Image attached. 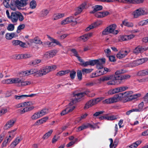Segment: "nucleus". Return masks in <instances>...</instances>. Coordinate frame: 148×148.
Returning <instances> with one entry per match:
<instances>
[{
    "mask_svg": "<svg viewBox=\"0 0 148 148\" xmlns=\"http://www.w3.org/2000/svg\"><path fill=\"white\" fill-rule=\"evenodd\" d=\"M86 94L85 92L77 93L76 92L73 93V96L71 102L70 103L72 105L79 101Z\"/></svg>",
    "mask_w": 148,
    "mask_h": 148,
    "instance_id": "f257e3e1",
    "label": "nucleus"
},
{
    "mask_svg": "<svg viewBox=\"0 0 148 148\" xmlns=\"http://www.w3.org/2000/svg\"><path fill=\"white\" fill-rule=\"evenodd\" d=\"M148 14V9L144 8H140L134 11L132 13L134 18H137L139 16Z\"/></svg>",
    "mask_w": 148,
    "mask_h": 148,
    "instance_id": "f03ea898",
    "label": "nucleus"
},
{
    "mask_svg": "<svg viewBox=\"0 0 148 148\" xmlns=\"http://www.w3.org/2000/svg\"><path fill=\"white\" fill-rule=\"evenodd\" d=\"M79 60L81 63V65L82 66L84 67H86L88 65L93 66L96 64V63L101 62V61H102V62H104V59L102 60H91L86 62H84L81 58H79Z\"/></svg>",
    "mask_w": 148,
    "mask_h": 148,
    "instance_id": "7ed1b4c3",
    "label": "nucleus"
},
{
    "mask_svg": "<svg viewBox=\"0 0 148 148\" xmlns=\"http://www.w3.org/2000/svg\"><path fill=\"white\" fill-rule=\"evenodd\" d=\"M104 99V98L103 97H101L90 100L85 104L84 108L85 109L88 108L90 107L97 104Z\"/></svg>",
    "mask_w": 148,
    "mask_h": 148,
    "instance_id": "20e7f679",
    "label": "nucleus"
},
{
    "mask_svg": "<svg viewBox=\"0 0 148 148\" xmlns=\"http://www.w3.org/2000/svg\"><path fill=\"white\" fill-rule=\"evenodd\" d=\"M116 27V25L115 24H113L109 26L103 32V34L106 35L109 33H112L114 34H117L119 33V31L115 30Z\"/></svg>",
    "mask_w": 148,
    "mask_h": 148,
    "instance_id": "39448f33",
    "label": "nucleus"
},
{
    "mask_svg": "<svg viewBox=\"0 0 148 148\" xmlns=\"http://www.w3.org/2000/svg\"><path fill=\"white\" fill-rule=\"evenodd\" d=\"M48 112V110L45 108L34 113L31 116L32 120H36L45 115Z\"/></svg>",
    "mask_w": 148,
    "mask_h": 148,
    "instance_id": "423d86ee",
    "label": "nucleus"
},
{
    "mask_svg": "<svg viewBox=\"0 0 148 148\" xmlns=\"http://www.w3.org/2000/svg\"><path fill=\"white\" fill-rule=\"evenodd\" d=\"M132 92L131 91H127L124 93L117 94L119 101L122 99H126L130 97H131Z\"/></svg>",
    "mask_w": 148,
    "mask_h": 148,
    "instance_id": "0eeeda50",
    "label": "nucleus"
},
{
    "mask_svg": "<svg viewBox=\"0 0 148 148\" xmlns=\"http://www.w3.org/2000/svg\"><path fill=\"white\" fill-rule=\"evenodd\" d=\"M103 59L104 60V62H102V61H101V62L98 63H96V64H97V68L99 69V70L97 71L98 74L99 75V76L103 75L104 73V71H103V64L105 63L106 62V59L104 58L98 59V60H102Z\"/></svg>",
    "mask_w": 148,
    "mask_h": 148,
    "instance_id": "6e6552de",
    "label": "nucleus"
},
{
    "mask_svg": "<svg viewBox=\"0 0 148 148\" xmlns=\"http://www.w3.org/2000/svg\"><path fill=\"white\" fill-rule=\"evenodd\" d=\"M119 101L117 94L114 95L113 97H110L103 101V104H111L116 102Z\"/></svg>",
    "mask_w": 148,
    "mask_h": 148,
    "instance_id": "1a4fd4ad",
    "label": "nucleus"
},
{
    "mask_svg": "<svg viewBox=\"0 0 148 148\" xmlns=\"http://www.w3.org/2000/svg\"><path fill=\"white\" fill-rule=\"evenodd\" d=\"M75 107L74 105H72L69 103L67 108L61 113V116L64 115L69 112H72L75 108Z\"/></svg>",
    "mask_w": 148,
    "mask_h": 148,
    "instance_id": "9d476101",
    "label": "nucleus"
},
{
    "mask_svg": "<svg viewBox=\"0 0 148 148\" xmlns=\"http://www.w3.org/2000/svg\"><path fill=\"white\" fill-rule=\"evenodd\" d=\"M71 22L77 23L75 19L72 16H69L63 20L61 22V24L62 25H66Z\"/></svg>",
    "mask_w": 148,
    "mask_h": 148,
    "instance_id": "9b49d317",
    "label": "nucleus"
},
{
    "mask_svg": "<svg viewBox=\"0 0 148 148\" xmlns=\"http://www.w3.org/2000/svg\"><path fill=\"white\" fill-rule=\"evenodd\" d=\"M92 33H88L77 38V40L78 41H86L92 37Z\"/></svg>",
    "mask_w": 148,
    "mask_h": 148,
    "instance_id": "f8f14e48",
    "label": "nucleus"
},
{
    "mask_svg": "<svg viewBox=\"0 0 148 148\" xmlns=\"http://www.w3.org/2000/svg\"><path fill=\"white\" fill-rule=\"evenodd\" d=\"M86 2H84L81 4L76 10V12L75 13V15L76 16L82 12L83 10L84 9L86 5Z\"/></svg>",
    "mask_w": 148,
    "mask_h": 148,
    "instance_id": "ddd939ff",
    "label": "nucleus"
},
{
    "mask_svg": "<svg viewBox=\"0 0 148 148\" xmlns=\"http://www.w3.org/2000/svg\"><path fill=\"white\" fill-rule=\"evenodd\" d=\"M18 12H12L11 14L10 17L9 19L12 23H16L18 21Z\"/></svg>",
    "mask_w": 148,
    "mask_h": 148,
    "instance_id": "4468645a",
    "label": "nucleus"
},
{
    "mask_svg": "<svg viewBox=\"0 0 148 148\" xmlns=\"http://www.w3.org/2000/svg\"><path fill=\"white\" fill-rule=\"evenodd\" d=\"M147 48H145L141 46H138L134 49L133 52L134 53L138 54L147 50Z\"/></svg>",
    "mask_w": 148,
    "mask_h": 148,
    "instance_id": "2eb2a0df",
    "label": "nucleus"
},
{
    "mask_svg": "<svg viewBox=\"0 0 148 148\" xmlns=\"http://www.w3.org/2000/svg\"><path fill=\"white\" fill-rule=\"evenodd\" d=\"M15 122L16 120L14 119H12L8 121L4 125V129L8 130L12 127Z\"/></svg>",
    "mask_w": 148,
    "mask_h": 148,
    "instance_id": "dca6fc26",
    "label": "nucleus"
},
{
    "mask_svg": "<svg viewBox=\"0 0 148 148\" xmlns=\"http://www.w3.org/2000/svg\"><path fill=\"white\" fill-rule=\"evenodd\" d=\"M102 23V22L101 21H98L93 23L92 24L86 28L85 31H88L91 29L95 28L100 25Z\"/></svg>",
    "mask_w": 148,
    "mask_h": 148,
    "instance_id": "f3484780",
    "label": "nucleus"
},
{
    "mask_svg": "<svg viewBox=\"0 0 148 148\" xmlns=\"http://www.w3.org/2000/svg\"><path fill=\"white\" fill-rule=\"evenodd\" d=\"M129 53V51L123 50L120 51L116 55V57L119 59H121L125 57Z\"/></svg>",
    "mask_w": 148,
    "mask_h": 148,
    "instance_id": "a211bd4d",
    "label": "nucleus"
},
{
    "mask_svg": "<svg viewBox=\"0 0 148 148\" xmlns=\"http://www.w3.org/2000/svg\"><path fill=\"white\" fill-rule=\"evenodd\" d=\"M88 127L94 128V126L90 123L84 124L77 128V132H79Z\"/></svg>",
    "mask_w": 148,
    "mask_h": 148,
    "instance_id": "6ab92c4d",
    "label": "nucleus"
},
{
    "mask_svg": "<svg viewBox=\"0 0 148 148\" xmlns=\"http://www.w3.org/2000/svg\"><path fill=\"white\" fill-rule=\"evenodd\" d=\"M38 77H41L48 73L46 66L40 70H38Z\"/></svg>",
    "mask_w": 148,
    "mask_h": 148,
    "instance_id": "aec40b11",
    "label": "nucleus"
},
{
    "mask_svg": "<svg viewBox=\"0 0 148 148\" xmlns=\"http://www.w3.org/2000/svg\"><path fill=\"white\" fill-rule=\"evenodd\" d=\"M95 13V15L97 18H103L108 15L109 13L108 11L97 12Z\"/></svg>",
    "mask_w": 148,
    "mask_h": 148,
    "instance_id": "412c9836",
    "label": "nucleus"
},
{
    "mask_svg": "<svg viewBox=\"0 0 148 148\" xmlns=\"http://www.w3.org/2000/svg\"><path fill=\"white\" fill-rule=\"evenodd\" d=\"M27 0H21L20 1L17 0L16 1V4L17 5L18 8L20 9L19 6L24 7L25 6L27 3Z\"/></svg>",
    "mask_w": 148,
    "mask_h": 148,
    "instance_id": "4be33fe9",
    "label": "nucleus"
},
{
    "mask_svg": "<svg viewBox=\"0 0 148 148\" xmlns=\"http://www.w3.org/2000/svg\"><path fill=\"white\" fill-rule=\"evenodd\" d=\"M114 77L116 78H114V79H110V80L108 81L107 83V84L108 85H115L116 84L117 80H119L121 79V77L119 76H116L115 75L114 76Z\"/></svg>",
    "mask_w": 148,
    "mask_h": 148,
    "instance_id": "5701e85b",
    "label": "nucleus"
},
{
    "mask_svg": "<svg viewBox=\"0 0 148 148\" xmlns=\"http://www.w3.org/2000/svg\"><path fill=\"white\" fill-rule=\"evenodd\" d=\"M123 25L128 27H132L134 26L132 22L128 21L127 19H125L122 21L121 26L123 27Z\"/></svg>",
    "mask_w": 148,
    "mask_h": 148,
    "instance_id": "b1692460",
    "label": "nucleus"
},
{
    "mask_svg": "<svg viewBox=\"0 0 148 148\" xmlns=\"http://www.w3.org/2000/svg\"><path fill=\"white\" fill-rule=\"evenodd\" d=\"M21 140V138L18 137L11 143L10 145L11 148L15 147Z\"/></svg>",
    "mask_w": 148,
    "mask_h": 148,
    "instance_id": "393cba45",
    "label": "nucleus"
},
{
    "mask_svg": "<svg viewBox=\"0 0 148 148\" xmlns=\"http://www.w3.org/2000/svg\"><path fill=\"white\" fill-rule=\"evenodd\" d=\"M93 10L90 12L91 13H95L97 11L102 10L103 9V7L101 5H95L93 7Z\"/></svg>",
    "mask_w": 148,
    "mask_h": 148,
    "instance_id": "a878e982",
    "label": "nucleus"
},
{
    "mask_svg": "<svg viewBox=\"0 0 148 148\" xmlns=\"http://www.w3.org/2000/svg\"><path fill=\"white\" fill-rule=\"evenodd\" d=\"M148 59L147 58H141L134 61V63L136 65H138L144 63Z\"/></svg>",
    "mask_w": 148,
    "mask_h": 148,
    "instance_id": "bb28decb",
    "label": "nucleus"
},
{
    "mask_svg": "<svg viewBox=\"0 0 148 148\" xmlns=\"http://www.w3.org/2000/svg\"><path fill=\"white\" fill-rule=\"evenodd\" d=\"M114 78H116L114 77L113 75H108L103 77L102 78H100V81L104 82L110 80L111 79H114Z\"/></svg>",
    "mask_w": 148,
    "mask_h": 148,
    "instance_id": "cd10ccee",
    "label": "nucleus"
},
{
    "mask_svg": "<svg viewBox=\"0 0 148 148\" xmlns=\"http://www.w3.org/2000/svg\"><path fill=\"white\" fill-rule=\"evenodd\" d=\"M32 83V82L30 80H27L24 81L21 80V83L19 84V86H25L30 85Z\"/></svg>",
    "mask_w": 148,
    "mask_h": 148,
    "instance_id": "c85d7f7f",
    "label": "nucleus"
},
{
    "mask_svg": "<svg viewBox=\"0 0 148 148\" xmlns=\"http://www.w3.org/2000/svg\"><path fill=\"white\" fill-rule=\"evenodd\" d=\"M41 44L43 47H51L54 45L53 42L48 41L42 42Z\"/></svg>",
    "mask_w": 148,
    "mask_h": 148,
    "instance_id": "c756f323",
    "label": "nucleus"
},
{
    "mask_svg": "<svg viewBox=\"0 0 148 148\" xmlns=\"http://www.w3.org/2000/svg\"><path fill=\"white\" fill-rule=\"evenodd\" d=\"M137 75L139 76H145L148 75V69L139 71L137 73Z\"/></svg>",
    "mask_w": 148,
    "mask_h": 148,
    "instance_id": "7c9ffc66",
    "label": "nucleus"
},
{
    "mask_svg": "<svg viewBox=\"0 0 148 148\" xmlns=\"http://www.w3.org/2000/svg\"><path fill=\"white\" fill-rule=\"evenodd\" d=\"M48 119V117L46 116L37 121L36 123H37V125L41 124L46 122Z\"/></svg>",
    "mask_w": 148,
    "mask_h": 148,
    "instance_id": "2f4dec72",
    "label": "nucleus"
},
{
    "mask_svg": "<svg viewBox=\"0 0 148 148\" xmlns=\"http://www.w3.org/2000/svg\"><path fill=\"white\" fill-rule=\"evenodd\" d=\"M64 14L63 13H58L55 14L53 15V19L54 20H57L64 17Z\"/></svg>",
    "mask_w": 148,
    "mask_h": 148,
    "instance_id": "473e14b6",
    "label": "nucleus"
},
{
    "mask_svg": "<svg viewBox=\"0 0 148 148\" xmlns=\"http://www.w3.org/2000/svg\"><path fill=\"white\" fill-rule=\"evenodd\" d=\"M49 11L48 10L46 9L43 10L40 12V16L41 17H42L46 16L49 13Z\"/></svg>",
    "mask_w": 148,
    "mask_h": 148,
    "instance_id": "72a5a7b5",
    "label": "nucleus"
},
{
    "mask_svg": "<svg viewBox=\"0 0 148 148\" xmlns=\"http://www.w3.org/2000/svg\"><path fill=\"white\" fill-rule=\"evenodd\" d=\"M16 130V129H15L9 131L8 132V137L12 139L15 135V132Z\"/></svg>",
    "mask_w": 148,
    "mask_h": 148,
    "instance_id": "f704fd0d",
    "label": "nucleus"
},
{
    "mask_svg": "<svg viewBox=\"0 0 148 148\" xmlns=\"http://www.w3.org/2000/svg\"><path fill=\"white\" fill-rule=\"evenodd\" d=\"M46 67L48 73L55 70L57 68L56 66L55 65L47 66Z\"/></svg>",
    "mask_w": 148,
    "mask_h": 148,
    "instance_id": "c9c22d12",
    "label": "nucleus"
},
{
    "mask_svg": "<svg viewBox=\"0 0 148 148\" xmlns=\"http://www.w3.org/2000/svg\"><path fill=\"white\" fill-rule=\"evenodd\" d=\"M53 132V130H50L44 135L42 138L44 140L47 139L51 135Z\"/></svg>",
    "mask_w": 148,
    "mask_h": 148,
    "instance_id": "e433bc0d",
    "label": "nucleus"
},
{
    "mask_svg": "<svg viewBox=\"0 0 148 148\" xmlns=\"http://www.w3.org/2000/svg\"><path fill=\"white\" fill-rule=\"evenodd\" d=\"M15 36V34L14 33H7L6 34L5 37L8 40H11Z\"/></svg>",
    "mask_w": 148,
    "mask_h": 148,
    "instance_id": "4c0bfd02",
    "label": "nucleus"
},
{
    "mask_svg": "<svg viewBox=\"0 0 148 148\" xmlns=\"http://www.w3.org/2000/svg\"><path fill=\"white\" fill-rule=\"evenodd\" d=\"M69 71L68 70L62 71L58 72L56 74V75L58 76H61L64 75L68 73Z\"/></svg>",
    "mask_w": 148,
    "mask_h": 148,
    "instance_id": "58836bf2",
    "label": "nucleus"
},
{
    "mask_svg": "<svg viewBox=\"0 0 148 148\" xmlns=\"http://www.w3.org/2000/svg\"><path fill=\"white\" fill-rule=\"evenodd\" d=\"M141 143L140 140H138L130 146L131 148H136Z\"/></svg>",
    "mask_w": 148,
    "mask_h": 148,
    "instance_id": "ea45409f",
    "label": "nucleus"
},
{
    "mask_svg": "<svg viewBox=\"0 0 148 148\" xmlns=\"http://www.w3.org/2000/svg\"><path fill=\"white\" fill-rule=\"evenodd\" d=\"M14 84H17L18 86H19V84L21 83V79L20 78L16 77L13 78Z\"/></svg>",
    "mask_w": 148,
    "mask_h": 148,
    "instance_id": "a19ab883",
    "label": "nucleus"
},
{
    "mask_svg": "<svg viewBox=\"0 0 148 148\" xmlns=\"http://www.w3.org/2000/svg\"><path fill=\"white\" fill-rule=\"evenodd\" d=\"M23 107L25 108H28L29 106H32L34 104V103L31 101L23 102Z\"/></svg>",
    "mask_w": 148,
    "mask_h": 148,
    "instance_id": "79ce46f5",
    "label": "nucleus"
},
{
    "mask_svg": "<svg viewBox=\"0 0 148 148\" xmlns=\"http://www.w3.org/2000/svg\"><path fill=\"white\" fill-rule=\"evenodd\" d=\"M92 70V69H84L82 70V72L83 74H85L90 73Z\"/></svg>",
    "mask_w": 148,
    "mask_h": 148,
    "instance_id": "37998d69",
    "label": "nucleus"
},
{
    "mask_svg": "<svg viewBox=\"0 0 148 148\" xmlns=\"http://www.w3.org/2000/svg\"><path fill=\"white\" fill-rule=\"evenodd\" d=\"M30 74H33L34 76L38 77V70L36 69H31L29 70Z\"/></svg>",
    "mask_w": 148,
    "mask_h": 148,
    "instance_id": "c03bdc74",
    "label": "nucleus"
},
{
    "mask_svg": "<svg viewBox=\"0 0 148 148\" xmlns=\"http://www.w3.org/2000/svg\"><path fill=\"white\" fill-rule=\"evenodd\" d=\"M116 119V116L112 115L108 116H105V119L108 120H113Z\"/></svg>",
    "mask_w": 148,
    "mask_h": 148,
    "instance_id": "a18cd8bd",
    "label": "nucleus"
},
{
    "mask_svg": "<svg viewBox=\"0 0 148 148\" xmlns=\"http://www.w3.org/2000/svg\"><path fill=\"white\" fill-rule=\"evenodd\" d=\"M36 6V2L34 0H32L30 3V7L32 9H35Z\"/></svg>",
    "mask_w": 148,
    "mask_h": 148,
    "instance_id": "49530a36",
    "label": "nucleus"
},
{
    "mask_svg": "<svg viewBox=\"0 0 148 148\" xmlns=\"http://www.w3.org/2000/svg\"><path fill=\"white\" fill-rule=\"evenodd\" d=\"M148 25V19L143 20L138 23V25L139 26H143Z\"/></svg>",
    "mask_w": 148,
    "mask_h": 148,
    "instance_id": "de8ad7c7",
    "label": "nucleus"
},
{
    "mask_svg": "<svg viewBox=\"0 0 148 148\" xmlns=\"http://www.w3.org/2000/svg\"><path fill=\"white\" fill-rule=\"evenodd\" d=\"M25 25L24 24H22L19 25L17 27L16 32L19 33L20 32L21 30L23 29L25 27Z\"/></svg>",
    "mask_w": 148,
    "mask_h": 148,
    "instance_id": "09e8293b",
    "label": "nucleus"
},
{
    "mask_svg": "<svg viewBox=\"0 0 148 148\" xmlns=\"http://www.w3.org/2000/svg\"><path fill=\"white\" fill-rule=\"evenodd\" d=\"M48 52L49 53L51 57L52 58L56 55L58 51L57 50H53L49 51Z\"/></svg>",
    "mask_w": 148,
    "mask_h": 148,
    "instance_id": "8fccbe9b",
    "label": "nucleus"
},
{
    "mask_svg": "<svg viewBox=\"0 0 148 148\" xmlns=\"http://www.w3.org/2000/svg\"><path fill=\"white\" fill-rule=\"evenodd\" d=\"M18 19L19 21L20 22L22 21L24 19V16L21 13L19 12H18Z\"/></svg>",
    "mask_w": 148,
    "mask_h": 148,
    "instance_id": "3c124183",
    "label": "nucleus"
},
{
    "mask_svg": "<svg viewBox=\"0 0 148 148\" xmlns=\"http://www.w3.org/2000/svg\"><path fill=\"white\" fill-rule=\"evenodd\" d=\"M33 42L37 44H41L42 42L37 37L35 38L33 40Z\"/></svg>",
    "mask_w": 148,
    "mask_h": 148,
    "instance_id": "603ef678",
    "label": "nucleus"
},
{
    "mask_svg": "<svg viewBox=\"0 0 148 148\" xmlns=\"http://www.w3.org/2000/svg\"><path fill=\"white\" fill-rule=\"evenodd\" d=\"M14 25L12 24H9L7 27V29L9 31H12L14 30Z\"/></svg>",
    "mask_w": 148,
    "mask_h": 148,
    "instance_id": "864d4df0",
    "label": "nucleus"
},
{
    "mask_svg": "<svg viewBox=\"0 0 148 148\" xmlns=\"http://www.w3.org/2000/svg\"><path fill=\"white\" fill-rule=\"evenodd\" d=\"M25 95H15L14 96V98L17 100H21L24 99L26 97Z\"/></svg>",
    "mask_w": 148,
    "mask_h": 148,
    "instance_id": "5fc2aeb1",
    "label": "nucleus"
},
{
    "mask_svg": "<svg viewBox=\"0 0 148 148\" xmlns=\"http://www.w3.org/2000/svg\"><path fill=\"white\" fill-rule=\"evenodd\" d=\"M43 58L44 59L48 60L50 58H51L50 55V54L48 51L45 53L44 55Z\"/></svg>",
    "mask_w": 148,
    "mask_h": 148,
    "instance_id": "6e6d98bb",
    "label": "nucleus"
},
{
    "mask_svg": "<svg viewBox=\"0 0 148 148\" xmlns=\"http://www.w3.org/2000/svg\"><path fill=\"white\" fill-rule=\"evenodd\" d=\"M119 40L120 41L127 40V35L121 36L119 38Z\"/></svg>",
    "mask_w": 148,
    "mask_h": 148,
    "instance_id": "4d7b16f0",
    "label": "nucleus"
},
{
    "mask_svg": "<svg viewBox=\"0 0 148 148\" xmlns=\"http://www.w3.org/2000/svg\"><path fill=\"white\" fill-rule=\"evenodd\" d=\"M71 51L74 53V56H75L76 57H77V59L79 60V58H81L79 56L77 51H76L75 49H72L71 50Z\"/></svg>",
    "mask_w": 148,
    "mask_h": 148,
    "instance_id": "13d9d810",
    "label": "nucleus"
},
{
    "mask_svg": "<svg viewBox=\"0 0 148 148\" xmlns=\"http://www.w3.org/2000/svg\"><path fill=\"white\" fill-rule=\"evenodd\" d=\"M8 110V108H2L0 111V113L2 115L6 113Z\"/></svg>",
    "mask_w": 148,
    "mask_h": 148,
    "instance_id": "bf43d9fd",
    "label": "nucleus"
},
{
    "mask_svg": "<svg viewBox=\"0 0 148 148\" xmlns=\"http://www.w3.org/2000/svg\"><path fill=\"white\" fill-rule=\"evenodd\" d=\"M52 42L53 43V45H54L53 46V47H54L55 46V43L56 44V45H58L60 47L62 46V45L60 43V42L58 41L56 39H54L53 40V42Z\"/></svg>",
    "mask_w": 148,
    "mask_h": 148,
    "instance_id": "052dcab7",
    "label": "nucleus"
},
{
    "mask_svg": "<svg viewBox=\"0 0 148 148\" xmlns=\"http://www.w3.org/2000/svg\"><path fill=\"white\" fill-rule=\"evenodd\" d=\"M41 62L40 60H35L31 62V64L33 65H35L39 64Z\"/></svg>",
    "mask_w": 148,
    "mask_h": 148,
    "instance_id": "680f3d73",
    "label": "nucleus"
},
{
    "mask_svg": "<svg viewBox=\"0 0 148 148\" xmlns=\"http://www.w3.org/2000/svg\"><path fill=\"white\" fill-rule=\"evenodd\" d=\"M82 72L81 71L78 70L77 71V76L78 79L81 80L82 79Z\"/></svg>",
    "mask_w": 148,
    "mask_h": 148,
    "instance_id": "e2e57ef3",
    "label": "nucleus"
},
{
    "mask_svg": "<svg viewBox=\"0 0 148 148\" xmlns=\"http://www.w3.org/2000/svg\"><path fill=\"white\" fill-rule=\"evenodd\" d=\"M76 75V72L74 71H72L70 72V76L72 79H73L75 78Z\"/></svg>",
    "mask_w": 148,
    "mask_h": 148,
    "instance_id": "0e129e2a",
    "label": "nucleus"
},
{
    "mask_svg": "<svg viewBox=\"0 0 148 148\" xmlns=\"http://www.w3.org/2000/svg\"><path fill=\"white\" fill-rule=\"evenodd\" d=\"M135 0H124L123 3L134 4Z\"/></svg>",
    "mask_w": 148,
    "mask_h": 148,
    "instance_id": "69168bd1",
    "label": "nucleus"
},
{
    "mask_svg": "<svg viewBox=\"0 0 148 148\" xmlns=\"http://www.w3.org/2000/svg\"><path fill=\"white\" fill-rule=\"evenodd\" d=\"M104 51L106 56L108 57L110 56L111 53L110 50L109 49H107L105 50Z\"/></svg>",
    "mask_w": 148,
    "mask_h": 148,
    "instance_id": "338daca9",
    "label": "nucleus"
},
{
    "mask_svg": "<svg viewBox=\"0 0 148 148\" xmlns=\"http://www.w3.org/2000/svg\"><path fill=\"white\" fill-rule=\"evenodd\" d=\"M13 58L14 59H19L22 58V55L16 54L13 56Z\"/></svg>",
    "mask_w": 148,
    "mask_h": 148,
    "instance_id": "774afa93",
    "label": "nucleus"
}]
</instances>
